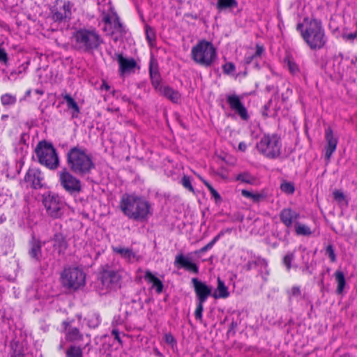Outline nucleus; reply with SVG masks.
Listing matches in <instances>:
<instances>
[{
  "label": "nucleus",
  "instance_id": "680f3d73",
  "mask_svg": "<svg viewBox=\"0 0 357 357\" xmlns=\"http://www.w3.org/2000/svg\"><path fill=\"white\" fill-rule=\"evenodd\" d=\"M31 91L29 89L28 91H26V96H29L31 95Z\"/></svg>",
  "mask_w": 357,
  "mask_h": 357
},
{
  "label": "nucleus",
  "instance_id": "c756f323",
  "mask_svg": "<svg viewBox=\"0 0 357 357\" xmlns=\"http://www.w3.org/2000/svg\"><path fill=\"white\" fill-rule=\"evenodd\" d=\"M241 195L243 197L250 199L255 203H258L262 200L265 197L262 193L252 192L247 190H242Z\"/></svg>",
  "mask_w": 357,
  "mask_h": 357
},
{
  "label": "nucleus",
  "instance_id": "58836bf2",
  "mask_svg": "<svg viewBox=\"0 0 357 357\" xmlns=\"http://www.w3.org/2000/svg\"><path fill=\"white\" fill-rule=\"evenodd\" d=\"M100 324V317L96 313L89 315L87 318V324L90 328H96Z\"/></svg>",
  "mask_w": 357,
  "mask_h": 357
},
{
  "label": "nucleus",
  "instance_id": "9b49d317",
  "mask_svg": "<svg viewBox=\"0 0 357 357\" xmlns=\"http://www.w3.org/2000/svg\"><path fill=\"white\" fill-rule=\"evenodd\" d=\"M43 203L50 216L58 218L62 215L64 203L57 195H45Z\"/></svg>",
  "mask_w": 357,
  "mask_h": 357
},
{
  "label": "nucleus",
  "instance_id": "37998d69",
  "mask_svg": "<svg viewBox=\"0 0 357 357\" xmlns=\"http://www.w3.org/2000/svg\"><path fill=\"white\" fill-rule=\"evenodd\" d=\"M294 258V252H288L283 258V264L288 271L291 268V263Z\"/></svg>",
  "mask_w": 357,
  "mask_h": 357
},
{
  "label": "nucleus",
  "instance_id": "bf43d9fd",
  "mask_svg": "<svg viewBox=\"0 0 357 357\" xmlns=\"http://www.w3.org/2000/svg\"><path fill=\"white\" fill-rule=\"evenodd\" d=\"M110 86L106 83V82H103L102 86H101V89H105L106 91H108L109 89Z\"/></svg>",
  "mask_w": 357,
  "mask_h": 357
},
{
  "label": "nucleus",
  "instance_id": "f257e3e1",
  "mask_svg": "<svg viewBox=\"0 0 357 357\" xmlns=\"http://www.w3.org/2000/svg\"><path fill=\"white\" fill-rule=\"evenodd\" d=\"M296 29L301 32L302 38L311 50H321L326 45L327 38L319 21L305 18L303 23L297 24Z\"/></svg>",
  "mask_w": 357,
  "mask_h": 357
},
{
  "label": "nucleus",
  "instance_id": "4be33fe9",
  "mask_svg": "<svg viewBox=\"0 0 357 357\" xmlns=\"http://www.w3.org/2000/svg\"><path fill=\"white\" fill-rule=\"evenodd\" d=\"M149 74L151 84L155 90L160 86V76L158 71V63L155 59L151 58L149 62Z\"/></svg>",
  "mask_w": 357,
  "mask_h": 357
},
{
  "label": "nucleus",
  "instance_id": "dca6fc26",
  "mask_svg": "<svg viewBox=\"0 0 357 357\" xmlns=\"http://www.w3.org/2000/svg\"><path fill=\"white\" fill-rule=\"evenodd\" d=\"M121 279V276L119 273L116 271L106 270L102 273V284L107 289H112L116 288L119 285Z\"/></svg>",
  "mask_w": 357,
  "mask_h": 357
},
{
  "label": "nucleus",
  "instance_id": "1a4fd4ad",
  "mask_svg": "<svg viewBox=\"0 0 357 357\" xmlns=\"http://www.w3.org/2000/svg\"><path fill=\"white\" fill-rule=\"evenodd\" d=\"M192 283L197 297V307L195 311V317L197 320L202 321L204 303L212 294V287L196 278L192 279Z\"/></svg>",
  "mask_w": 357,
  "mask_h": 357
},
{
  "label": "nucleus",
  "instance_id": "052dcab7",
  "mask_svg": "<svg viewBox=\"0 0 357 357\" xmlns=\"http://www.w3.org/2000/svg\"><path fill=\"white\" fill-rule=\"evenodd\" d=\"M36 93H38V94H40V95H42L43 94V92L39 89H36Z\"/></svg>",
  "mask_w": 357,
  "mask_h": 357
},
{
  "label": "nucleus",
  "instance_id": "393cba45",
  "mask_svg": "<svg viewBox=\"0 0 357 357\" xmlns=\"http://www.w3.org/2000/svg\"><path fill=\"white\" fill-rule=\"evenodd\" d=\"M145 280L149 283H152V287L155 289L158 294H160L163 290V284L160 280L156 278L149 270L145 271Z\"/></svg>",
  "mask_w": 357,
  "mask_h": 357
},
{
  "label": "nucleus",
  "instance_id": "f704fd0d",
  "mask_svg": "<svg viewBox=\"0 0 357 357\" xmlns=\"http://www.w3.org/2000/svg\"><path fill=\"white\" fill-rule=\"evenodd\" d=\"M264 52V48L259 44L256 45V52L253 54H248L245 57L246 64H250L255 58L260 57Z\"/></svg>",
  "mask_w": 357,
  "mask_h": 357
},
{
  "label": "nucleus",
  "instance_id": "7c9ffc66",
  "mask_svg": "<svg viewBox=\"0 0 357 357\" xmlns=\"http://www.w3.org/2000/svg\"><path fill=\"white\" fill-rule=\"evenodd\" d=\"M238 6V2L236 0H218L217 9L219 10H223L228 8H234Z\"/></svg>",
  "mask_w": 357,
  "mask_h": 357
},
{
  "label": "nucleus",
  "instance_id": "412c9836",
  "mask_svg": "<svg viewBox=\"0 0 357 357\" xmlns=\"http://www.w3.org/2000/svg\"><path fill=\"white\" fill-rule=\"evenodd\" d=\"M299 217V213L290 208H283L280 213L281 222L288 228L291 227L294 222Z\"/></svg>",
  "mask_w": 357,
  "mask_h": 357
},
{
  "label": "nucleus",
  "instance_id": "4468645a",
  "mask_svg": "<svg viewBox=\"0 0 357 357\" xmlns=\"http://www.w3.org/2000/svg\"><path fill=\"white\" fill-rule=\"evenodd\" d=\"M325 139L326 144L325 146V158L328 162L331 160V156L335 151L338 143V139L334 135L333 130L331 127H327L325 129Z\"/></svg>",
  "mask_w": 357,
  "mask_h": 357
},
{
  "label": "nucleus",
  "instance_id": "6ab92c4d",
  "mask_svg": "<svg viewBox=\"0 0 357 357\" xmlns=\"http://www.w3.org/2000/svg\"><path fill=\"white\" fill-rule=\"evenodd\" d=\"M112 250L128 263L138 261L141 259L140 256L137 255L131 248L119 246L112 247Z\"/></svg>",
  "mask_w": 357,
  "mask_h": 357
},
{
  "label": "nucleus",
  "instance_id": "4d7b16f0",
  "mask_svg": "<svg viewBox=\"0 0 357 357\" xmlns=\"http://www.w3.org/2000/svg\"><path fill=\"white\" fill-rule=\"evenodd\" d=\"M238 149L243 152L245 151L247 149V144L243 142H240L238 144Z\"/></svg>",
  "mask_w": 357,
  "mask_h": 357
},
{
  "label": "nucleus",
  "instance_id": "a19ab883",
  "mask_svg": "<svg viewBox=\"0 0 357 357\" xmlns=\"http://www.w3.org/2000/svg\"><path fill=\"white\" fill-rule=\"evenodd\" d=\"M199 179L203 182V183L206 186V188L210 191L211 195L214 197L215 200H220L221 197L220 194L217 192L216 190L213 188V187L204 178L199 176Z\"/></svg>",
  "mask_w": 357,
  "mask_h": 357
},
{
  "label": "nucleus",
  "instance_id": "f3484780",
  "mask_svg": "<svg viewBox=\"0 0 357 357\" xmlns=\"http://www.w3.org/2000/svg\"><path fill=\"white\" fill-rule=\"evenodd\" d=\"M64 328L65 338L66 341L75 342H79L83 340L84 335L79 330L71 325V321H64L62 323Z\"/></svg>",
  "mask_w": 357,
  "mask_h": 357
},
{
  "label": "nucleus",
  "instance_id": "f03ea898",
  "mask_svg": "<svg viewBox=\"0 0 357 357\" xmlns=\"http://www.w3.org/2000/svg\"><path fill=\"white\" fill-rule=\"evenodd\" d=\"M119 207L126 216L135 220H144L150 214L149 203L144 198L134 194L123 195Z\"/></svg>",
  "mask_w": 357,
  "mask_h": 357
},
{
  "label": "nucleus",
  "instance_id": "09e8293b",
  "mask_svg": "<svg viewBox=\"0 0 357 357\" xmlns=\"http://www.w3.org/2000/svg\"><path fill=\"white\" fill-rule=\"evenodd\" d=\"M334 199L339 204L342 203L344 201H346V197L344 193L339 190H335L333 192Z\"/></svg>",
  "mask_w": 357,
  "mask_h": 357
},
{
  "label": "nucleus",
  "instance_id": "a18cd8bd",
  "mask_svg": "<svg viewBox=\"0 0 357 357\" xmlns=\"http://www.w3.org/2000/svg\"><path fill=\"white\" fill-rule=\"evenodd\" d=\"M181 183L185 188L188 189V190L193 193L195 192L194 188L191 184V179L189 176H183Z\"/></svg>",
  "mask_w": 357,
  "mask_h": 357
},
{
  "label": "nucleus",
  "instance_id": "49530a36",
  "mask_svg": "<svg viewBox=\"0 0 357 357\" xmlns=\"http://www.w3.org/2000/svg\"><path fill=\"white\" fill-rule=\"evenodd\" d=\"M222 70L227 75H231L236 70L235 65L231 62H227L222 66Z\"/></svg>",
  "mask_w": 357,
  "mask_h": 357
},
{
  "label": "nucleus",
  "instance_id": "e2e57ef3",
  "mask_svg": "<svg viewBox=\"0 0 357 357\" xmlns=\"http://www.w3.org/2000/svg\"><path fill=\"white\" fill-rule=\"evenodd\" d=\"M156 354L158 356H161V354L158 351H156Z\"/></svg>",
  "mask_w": 357,
  "mask_h": 357
},
{
  "label": "nucleus",
  "instance_id": "864d4df0",
  "mask_svg": "<svg viewBox=\"0 0 357 357\" xmlns=\"http://www.w3.org/2000/svg\"><path fill=\"white\" fill-rule=\"evenodd\" d=\"M290 296L298 297L301 295V291L299 287L294 286L289 292Z\"/></svg>",
  "mask_w": 357,
  "mask_h": 357
},
{
  "label": "nucleus",
  "instance_id": "a211bd4d",
  "mask_svg": "<svg viewBox=\"0 0 357 357\" xmlns=\"http://www.w3.org/2000/svg\"><path fill=\"white\" fill-rule=\"evenodd\" d=\"M24 180L30 183L34 188H40L43 186V176L41 172L36 168H31L25 175Z\"/></svg>",
  "mask_w": 357,
  "mask_h": 357
},
{
  "label": "nucleus",
  "instance_id": "79ce46f5",
  "mask_svg": "<svg viewBox=\"0 0 357 357\" xmlns=\"http://www.w3.org/2000/svg\"><path fill=\"white\" fill-rule=\"evenodd\" d=\"M146 37L150 46H153L155 40V34L154 30L150 26L146 27Z\"/></svg>",
  "mask_w": 357,
  "mask_h": 357
},
{
  "label": "nucleus",
  "instance_id": "603ef678",
  "mask_svg": "<svg viewBox=\"0 0 357 357\" xmlns=\"http://www.w3.org/2000/svg\"><path fill=\"white\" fill-rule=\"evenodd\" d=\"M8 61V56L4 48L0 45V63L6 64Z\"/></svg>",
  "mask_w": 357,
  "mask_h": 357
},
{
  "label": "nucleus",
  "instance_id": "2f4dec72",
  "mask_svg": "<svg viewBox=\"0 0 357 357\" xmlns=\"http://www.w3.org/2000/svg\"><path fill=\"white\" fill-rule=\"evenodd\" d=\"M1 103L3 106L7 107L14 105L17 102V97L15 95H13L9 93L3 94L1 96Z\"/></svg>",
  "mask_w": 357,
  "mask_h": 357
},
{
  "label": "nucleus",
  "instance_id": "9d476101",
  "mask_svg": "<svg viewBox=\"0 0 357 357\" xmlns=\"http://www.w3.org/2000/svg\"><path fill=\"white\" fill-rule=\"evenodd\" d=\"M75 10V5L68 0H56L51 13L54 22H62L69 21Z\"/></svg>",
  "mask_w": 357,
  "mask_h": 357
},
{
  "label": "nucleus",
  "instance_id": "c9c22d12",
  "mask_svg": "<svg viewBox=\"0 0 357 357\" xmlns=\"http://www.w3.org/2000/svg\"><path fill=\"white\" fill-rule=\"evenodd\" d=\"M284 63L287 66L291 74L296 75L300 73V68L297 63L290 57L287 56L284 59Z\"/></svg>",
  "mask_w": 357,
  "mask_h": 357
},
{
  "label": "nucleus",
  "instance_id": "ea45409f",
  "mask_svg": "<svg viewBox=\"0 0 357 357\" xmlns=\"http://www.w3.org/2000/svg\"><path fill=\"white\" fill-rule=\"evenodd\" d=\"M66 357H83L82 351L79 347L71 346L66 351Z\"/></svg>",
  "mask_w": 357,
  "mask_h": 357
},
{
  "label": "nucleus",
  "instance_id": "423d86ee",
  "mask_svg": "<svg viewBox=\"0 0 357 357\" xmlns=\"http://www.w3.org/2000/svg\"><path fill=\"white\" fill-rule=\"evenodd\" d=\"M256 147L261 154L270 159L277 158L281 154L282 144L276 135H264Z\"/></svg>",
  "mask_w": 357,
  "mask_h": 357
},
{
  "label": "nucleus",
  "instance_id": "0eeeda50",
  "mask_svg": "<svg viewBox=\"0 0 357 357\" xmlns=\"http://www.w3.org/2000/svg\"><path fill=\"white\" fill-rule=\"evenodd\" d=\"M85 281V273L77 267L66 268L61 274V284L70 289L77 290L84 287Z\"/></svg>",
  "mask_w": 357,
  "mask_h": 357
},
{
  "label": "nucleus",
  "instance_id": "b1692460",
  "mask_svg": "<svg viewBox=\"0 0 357 357\" xmlns=\"http://www.w3.org/2000/svg\"><path fill=\"white\" fill-rule=\"evenodd\" d=\"M157 91L174 103H178L181 100V94L179 92L169 86H162L158 89Z\"/></svg>",
  "mask_w": 357,
  "mask_h": 357
},
{
  "label": "nucleus",
  "instance_id": "473e14b6",
  "mask_svg": "<svg viewBox=\"0 0 357 357\" xmlns=\"http://www.w3.org/2000/svg\"><path fill=\"white\" fill-rule=\"evenodd\" d=\"M335 277L337 283V291L338 294H341L346 284L344 275L342 271H336L335 273Z\"/></svg>",
  "mask_w": 357,
  "mask_h": 357
},
{
  "label": "nucleus",
  "instance_id": "6e6d98bb",
  "mask_svg": "<svg viewBox=\"0 0 357 357\" xmlns=\"http://www.w3.org/2000/svg\"><path fill=\"white\" fill-rule=\"evenodd\" d=\"M11 357H25L24 354L20 349H14Z\"/></svg>",
  "mask_w": 357,
  "mask_h": 357
},
{
  "label": "nucleus",
  "instance_id": "de8ad7c7",
  "mask_svg": "<svg viewBox=\"0 0 357 357\" xmlns=\"http://www.w3.org/2000/svg\"><path fill=\"white\" fill-rule=\"evenodd\" d=\"M326 255L328 256L331 262H335L337 260L335 250L332 245H328L326 248Z\"/></svg>",
  "mask_w": 357,
  "mask_h": 357
},
{
  "label": "nucleus",
  "instance_id": "6e6552de",
  "mask_svg": "<svg viewBox=\"0 0 357 357\" xmlns=\"http://www.w3.org/2000/svg\"><path fill=\"white\" fill-rule=\"evenodd\" d=\"M36 154L39 162L50 169H56L59 165V158L55 149L51 144L40 142L36 148Z\"/></svg>",
  "mask_w": 357,
  "mask_h": 357
},
{
  "label": "nucleus",
  "instance_id": "c03bdc74",
  "mask_svg": "<svg viewBox=\"0 0 357 357\" xmlns=\"http://www.w3.org/2000/svg\"><path fill=\"white\" fill-rule=\"evenodd\" d=\"M280 189L282 192L287 194H293L295 188L293 183L290 182H284L280 185Z\"/></svg>",
  "mask_w": 357,
  "mask_h": 357
},
{
  "label": "nucleus",
  "instance_id": "5701e85b",
  "mask_svg": "<svg viewBox=\"0 0 357 357\" xmlns=\"http://www.w3.org/2000/svg\"><path fill=\"white\" fill-rule=\"evenodd\" d=\"M175 264L180 265L187 271H191L195 274L199 273L198 266L195 263L192 262L188 257H185L182 254L176 256Z\"/></svg>",
  "mask_w": 357,
  "mask_h": 357
},
{
  "label": "nucleus",
  "instance_id": "cd10ccee",
  "mask_svg": "<svg viewBox=\"0 0 357 357\" xmlns=\"http://www.w3.org/2000/svg\"><path fill=\"white\" fill-rule=\"evenodd\" d=\"M229 296L227 287L225 286L224 282L218 278V287L215 293L213 294V296L215 298H225Z\"/></svg>",
  "mask_w": 357,
  "mask_h": 357
},
{
  "label": "nucleus",
  "instance_id": "f8f14e48",
  "mask_svg": "<svg viewBox=\"0 0 357 357\" xmlns=\"http://www.w3.org/2000/svg\"><path fill=\"white\" fill-rule=\"evenodd\" d=\"M102 21L105 23L104 31L107 34H116L121 36L125 33L124 26L116 14L106 15L103 17Z\"/></svg>",
  "mask_w": 357,
  "mask_h": 357
},
{
  "label": "nucleus",
  "instance_id": "bb28decb",
  "mask_svg": "<svg viewBox=\"0 0 357 357\" xmlns=\"http://www.w3.org/2000/svg\"><path fill=\"white\" fill-rule=\"evenodd\" d=\"M62 97L66 102L68 109L72 110V116L77 117L80 109L75 100L68 93L63 94Z\"/></svg>",
  "mask_w": 357,
  "mask_h": 357
},
{
  "label": "nucleus",
  "instance_id": "39448f33",
  "mask_svg": "<svg viewBox=\"0 0 357 357\" xmlns=\"http://www.w3.org/2000/svg\"><path fill=\"white\" fill-rule=\"evenodd\" d=\"M216 57V49L211 42L205 40L199 41L191 50L192 59L204 67L211 66Z\"/></svg>",
  "mask_w": 357,
  "mask_h": 357
},
{
  "label": "nucleus",
  "instance_id": "20e7f679",
  "mask_svg": "<svg viewBox=\"0 0 357 357\" xmlns=\"http://www.w3.org/2000/svg\"><path fill=\"white\" fill-rule=\"evenodd\" d=\"M68 164L70 169L78 174L89 173L94 165L86 151L79 147L72 148L68 153Z\"/></svg>",
  "mask_w": 357,
  "mask_h": 357
},
{
  "label": "nucleus",
  "instance_id": "4c0bfd02",
  "mask_svg": "<svg viewBox=\"0 0 357 357\" xmlns=\"http://www.w3.org/2000/svg\"><path fill=\"white\" fill-rule=\"evenodd\" d=\"M236 180L242 183L252 184L255 181V178L248 172H245L238 174L236 177Z\"/></svg>",
  "mask_w": 357,
  "mask_h": 357
},
{
  "label": "nucleus",
  "instance_id": "72a5a7b5",
  "mask_svg": "<svg viewBox=\"0 0 357 357\" xmlns=\"http://www.w3.org/2000/svg\"><path fill=\"white\" fill-rule=\"evenodd\" d=\"M295 231L299 236H310L312 234L310 227L299 222L295 224Z\"/></svg>",
  "mask_w": 357,
  "mask_h": 357
},
{
  "label": "nucleus",
  "instance_id": "aec40b11",
  "mask_svg": "<svg viewBox=\"0 0 357 357\" xmlns=\"http://www.w3.org/2000/svg\"><path fill=\"white\" fill-rule=\"evenodd\" d=\"M117 61L119 64V71L121 75L132 72L137 66V63L134 59H126L121 54L117 56Z\"/></svg>",
  "mask_w": 357,
  "mask_h": 357
},
{
  "label": "nucleus",
  "instance_id": "3c124183",
  "mask_svg": "<svg viewBox=\"0 0 357 357\" xmlns=\"http://www.w3.org/2000/svg\"><path fill=\"white\" fill-rule=\"evenodd\" d=\"M342 37L344 40L352 42L357 38V31L352 33L343 32Z\"/></svg>",
  "mask_w": 357,
  "mask_h": 357
},
{
  "label": "nucleus",
  "instance_id": "a878e982",
  "mask_svg": "<svg viewBox=\"0 0 357 357\" xmlns=\"http://www.w3.org/2000/svg\"><path fill=\"white\" fill-rule=\"evenodd\" d=\"M41 248L42 245L40 241L33 238L30 242L29 255L36 261L40 260L42 256Z\"/></svg>",
  "mask_w": 357,
  "mask_h": 357
},
{
  "label": "nucleus",
  "instance_id": "c85d7f7f",
  "mask_svg": "<svg viewBox=\"0 0 357 357\" xmlns=\"http://www.w3.org/2000/svg\"><path fill=\"white\" fill-rule=\"evenodd\" d=\"M67 242L61 234H56L54 236V248L58 250L59 253L65 252L67 249Z\"/></svg>",
  "mask_w": 357,
  "mask_h": 357
},
{
  "label": "nucleus",
  "instance_id": "ddd939ff",
  "mask_svg": "<svg viewBox=\"0 0 357 357\" xmlns=\"http://www.w3.org/2000/svg\"><path fill=\"white\" fill-rule=\"evenodd\" d=\"M60 181L63 188L70 193L78 192L81 190L80 181L66 170L60 173Z\"/></svg>",
  "mask_w": 357,
  "mask_h": 357
},
{
  "label": "nucleus",
  "instance_id": "7ed1b4c3",
  "mask_svg": "<svg viewBox=\"0 0 357 357\" xmlns=\"http://www.w3.org/2000/svg\"><path fill=\"white\" fill-rule=\"evenodd\" d=\"M102 43V39L95 29L81 28L72 33L71 44L76 50L91 53Z\"/></svg>",
  "mask_w": 357,
  "mask_h": 357
},
{
  "label": "nucleus",
  "instance_id": "e433bc0d",
  "mask_svg": "<svg viewBox=\"0 0 357 357\" xmlns=\"http://www.w3.org/2000/svg\"><path fill=\"white\" fill-rule=\"evenodd\" d=\"M224 234V232L223 231H220L217 236H215L211 241H210L208 244H206L205 246H204L203 248H202L200 250H197L195 252L196 254H200V253H204L206 251H208V250H211L213 246L216 243V242L220 238V237L222 236H223Z\"/></svg>",
  "mask_w": 357,
  "mask_h": 357
},
{
  "label": "nucleus",
  "instance_id": "8fccbe9b",
  "mask_svg": "<svg viewBox=\"0 0 357 357\" xmlns=\"http://www.w3.org/2000/svg\"><path fill=\"white\" fill-rule=\"evenodd\" d=\"M164 339L165 342L169 344L172 348L176 345V340L170 333L165 334Z\"/></svg>",
  "mask_w": 357,
  "mask_h": 357
},
{
  "label": "nucleus",
  "instance_id": "5fc2aeb1",
  "mask_svg": "<svg viewBox=\"0 0 357 357\" xmlns=\"http://www.w3.org/2000/svg\"><path fill=\"white\" fill-rule=\"evenodd\" d=\"M112 335L114 336V339L120 344H122V340L120 337L119 332L116 329H113L112 331Z\"/></svg>",
  "mask_w": 357,
  "mask_h": 357
},
{
  "label": "nucleus",
  "instance_id": "13d9d810",
  "mask_svg": "<svg viewBox=\"0 0 357 357\" xmlns=\"http://www.w3.org/2000/svg\"><path fill=\"white\" fill-rule=\"evenodd\" d=\"M253 264H255V263L252 262V261H249L246 265H245V268L246 270L249 271L252 268V265Z\"/></svg>",
  "mask_w": 357,
  "mask_h": 357
},
{
  "label": "nucleus",
  "instance_id": "2eb2a0df",
  "mask_svg": "<svg viewBox=\"0 0 357 357\" xmlns=\"http://www.w3.org/2000/svg\"><path fill=\"white\" fill-rule=\"evenodd\" d=\"M227 101L231 109L234 111L243 120L248 119V111L237 95L227 96Z\"/></svg>",
  "mask_w": 357,
  "mask_h": 357
}]
</instances>
